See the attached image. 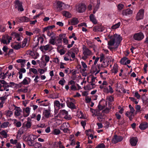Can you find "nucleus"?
Here are the masks:
<instances>
[{
	"label": "nucleus",
	"mask_w": 148,
	"mask_h": 148,
	"mask_svg": "<svg viewBox=\"0 0 148 148\" xmlns=\"http://www.w3.org/2000/svg\"><path fill=\"white\" fill-rule=\"evenodd\" d=\"M110 40L108 42V47L110 50L117 48L122 38L119 35L115 34L110 37Z\"/></svg>",
	"instance_id": "1"
},
{
	"label": "nucleus",
	"mask_w": 148,
	"mask_h": 148,
	"mask_svg": "<svg viewBox=\"0 0 148 148\" xmlns=\"http://www.w3.org/2000/svg\"><path fill=\"white\" fill-rule=\"evenodd\" d=\"M38 137L34 135L31 134L27 136H24L23 139L30 146H32L34 145V140L38 138Z\"/></svg>",
	"instance_id": "2"
},
{
	"label": "nucleus",
	"mask_w": 148,
	"mask_h": 148,
	"mask_svg": "<svg viewBox=\"0 0 148 148\" xmlns=\"http://www.w3.org/2000/svg\"><path fill=\"white\" fill-rule=\"evenodd\" d=\"M82 51V56L81 59L84 60H86L92 54L91 51L84 45L83 46Z\"/></svg>",
	"instance_id": "3"
},
{
	"label": "nucleus",
	"mask_w": 148,
	"mask_h": 148,
	"mask_svg": "<svg viewBox=\"0 0 148 148\" xmlns=\"http://www.w3.org/2000/svg\"><path fill=\"white\" fill-rule=\"evenodd\" d=\"M65 4L59 1H56L53 3V8L57 11L60 12L63 9Z\"/></svg>",
	"instance_id": "4"
},
{
	"label": "nucleus",
	"mask_w": 148,
	"mask_h": 148,
	"mask_svg": "<svg viewBox=\"0 0 148 148\" xmlns=\"http://www.w3.org/2000/svg\"><path fill=\"white\" fill-rule=\"evenodd\" d=\"M66 103L67 106L69 108L72 109L75 108L76 106L75 105V99L68 98L66 101Z\"/></svg>",
	"instance_id": "5"
},
{
	"label": "nucleus",
	"mask_w": 148,
	"mask_h": 148,
	"mask_svg": "<svg viewBox=\"0 0 148 148\" xmlns=\"http://www.w3.org/2000/svg\"><path fill=\"white\" fill-rule=\"evenodd\" d=\"M14 115L16 118L21 116L22 111L20 107L14 106Z\"/></svg>",
	"instance_id": "6"
},
{
	"label": "nucleus",
	"mask_w": 148,
	"mask_h": 148,
	"mask_svg": "<svg viewBox=\"0 0 148 148\" xmlns=\"http://www.w3.org/2000/svg\"><path fill=\"white\" fill-rule=\"evenodd\" d=\"M14 6L19 11L22 12L24 10L22 3L18 0H16L14 2Z\"/></svg>",
	"instance_id": "7"
},
{
	"label": "nucleus",
	"mask_w": 148,
	"mask_h": 148,
	"mask_svg": "<svg viewBox=\"0 0 148 148\" xmlns=\"http://www.w3.org/2000/svg\"><path fill=\"white\" fill-rule=\"evenodd\" d=\"M12 37L8 35L3 37L1 41V43L6 45L9 44L10 42V41L12 40Z\"/></svg>",
	"instance_id": "8"
},
{
	"label": "nucleus",
	"mask_w": 148,
	"mask_h": 148,
	"mask_svg": "<svg viewBox=\"0 0 148 148\" xmlns=\"http://www.w3.org/2000/svg\"><path fill=\"white\" fill-rule=\"evenodd\" d=\"M144 38V35L142 32H139L135 34L133 36L134 39L136 40L139 41L142 40Z\"/></svg>",
	"instance_id": "9"
},
{
	"label": "nucleus",
	"mask_w": 148,
	"mask_h": 148,
	"mask_svg": "<svg viewBox=\"0 0 148 148\" xmlns=\"http://www.w3.org/2000/svg\"><path fill=\"white\" fill-rule=\"evenodd\" d=\"M144 9H141L140 10L136 15V20L138 21L143 19L144 17Z\"/></svg>",
	"instance_id": "10"
},
{
	"label": "nucleus",
	"mask_w": 148,
	"mask_h": 148,
	"mask_svg": "<svg viewBox=\"0 0 148 148\" xmlns=\"http://www.w3.org/2000/svg\"><path fill=\"white\" fill-rule=\"evenodd\" d=\"M114 90L111 86L109 85L108 87L105 86L103 90V92L106 94L110 93L112 94L114 92Z\"/></svg>",
	"instance_id": "11"
},
{
	"label": "nucleus",
	"mask_w": 148,
	"mask_h": 148,
	"mask_svg": "<svg viewBox=\"0 0 148 148\" xmlns=\"http://www.w3.org/2000/svg\"><path fill=\"white\" fill-rule=\"evenodd\" d=\"M123 137L120 136L114 135L112 140V143H116L118 142L121 141L123 140Z\"/></svg>",
	"instance_id": "12"
},
{
	"label": "nucleus",
	"mask_w": 148,
	"mask_h": 148,
	"mask_svg": "<svg viewBox=\"0 0 148 148\" xmlns=\"http://www.w3.org/2000/svg\"><path fill=\"white\" fill-rule=\"evenodd\" d=\"M86 9V7L85 4L81 3L78 5L77 10L79 12L81 13L85 11Z\"/></svg>",
	"instance_id": "13"
},
{
	"label": "nucleus",
	"mask_w": 148,
	"mask_h": 148,
	"mask_svg": "<svg viewBox=\"0 0 148 148\" xmlns=\"http://www.w3.org/2000/svg\"><path fill=\"white\" fill-rule=\"evenodd\" d=\"M54 106L58 109H60L63 108L65 106L64 103H60L59 101L56 100L54 102Z\"/></svg>",
	"instance_id": "14"
},
{
	"label": "nucleus",
	"mask_w": 148,
	"mask_h": 148,
	"mask_svg": "<svg viewBox=\"0 0 148 148\" xmlns=\"http://www.w3.org/2000/svg\"><path fill=\"white\" fill-rule=\"evenodd\" d=\"M31 109L28 107H27L23 109V115L25 117H27L29 116L30 112Z\"/></svg>",
	"instance_id": "15"
},
{
	"label": "nucleus",
	"mask_w": 148,
	"mask_h": 148,
	"mask_svg": "<svg viewBox=\"0 0 148 148\" xmlns=\"http://www.w3.org/2000/svg\"><path fill=\"white\" fill-rule=\"evenodd\" d=\"M133 12L132 10L130 9H127L124 10L122 11V14L123 15L130 16L132 14Z\"/></svg>",
	"instance_id": "16"
},
{
	"label": "nucleus",
	"mask_w": 148,
	"mask_h": 148,
	"mask_svg": "<svg viewBox=\"0 0 148 148\" xmlns=\"http://www.w3.org/2000/svg\"><path fill=\"white\" fill-rule=\"evenodd\" d=\"M11 35L12 38L18 41H20L21 40L20 35L17 33L12 32Z\"/></svg>",
	"instance_id": "17"
},
{
	"label": "nucleus",
	"mask_w": 148,
	"mask_h": 148,
	"mask_svg": "<svg viewBox=\"0 0 148 148\" xmlns=\"http://www.w3.org/2000/svg\"><path fill=\"white\" fill-rule=\"evenodd\" d=\"M27 128L25 126H22L19 130L18 133V136H20L22 134L25 133L27 131Z\"/></svg>",
	"instance_id": "18"
},
{
	"label": "nucleus",
	"mask_w": 148,
	"mask_h": 148,
	"mask_svg": "<svg viewBox=\"0 0 148 148\" xmlns=\"http://www.w3.org/2000/svg\"><path fill=\"white\" fill-rule=\"evenodd\" d=\"M14 84H15L14 82H10L9 84L8 83L4 85V90H5L6 91H8L9 90V88L14 86Z\"/></svg>",
	"instance_id": "19"
},
{
	"label": "nucleus",
	"mask_w": 148,
	"mask_h": 148,
	"mask_svg": "<svg viewBox=\"0 0 148 148\" xmlns=\"http://www.w3.org/2000/svg\"><path fill=\"white\" fill-rule=\"evenodd\" d=\"M11 47L15 50H18L21 48V45L19 44H17L16 42L12 43L11 44Z\"/></svg>",
	"instance_id": "20"
},
{
	"label": "nucleus",
	"mask_w": 148,
	"mask_h": 148,
	"mask_svg": "<svg viewBox=\"0 0 148 148\" xmlns=\"http://www.w3.org/2000/svg\"><path fill=\"white\" fill-rule=\"evenodd\" d=\"M148 127V123L146 122H144L141 123L139 127L141 130H144Z\"/></svg>",
	"instance_id": "21"
},
{
	"label": "nucleus",
	"mask_w": 148,
	"mask_h": 148,
	"mask_svg": "<svg viewBox=\"0 0 148 148\" xmlns=\"http://www.w3.org/2000/svg\"><path fill=\"white\" fill-rule=\"evenodd\" d=\"M96 87L95 84L90 82V84L84 87V88L86 89L90 90L95 88Z\"/></svg>",
	"instance_id": "22"
},
{
	"label": "nucleus",
	"mask_w": 148,
	"mask_h": 148,
	"mask_svg": "<svg viewBox=\"0 0 148 148\" xmlns=\"http://www.w3.org/2000/svg\"><path fill=\"white\" fill-rule=\"evenodd\" d=\"M40 48L41 50H44L46 51L51 49L52 46L50 44H48L45 46H41Z\"/></svg>",
	"instance_id": "23"
},
{
	"label": "nucleus",
	"mask_w": 148,
	"mask_h": 148,
	"mask_svg": "<svg viewBox=\"0 0 148 148\" xmlns=\"http://www.w3.org/2000/svg\"><path fill=\"white\" fill-rule=\"evenodd\" d=\"M31 82V79L28 77H25L21 82V83L24 85H27L28 84Z\"/></svg>",
	"instance_id": "24"
},
{
	"label": "nucleus",
	"mask_w": 148,
	"mask_h": 148,
	"mask_svg": "<svg viewBox=\"0 0 148 148\" xmlns=\"http://www.w3.org/2000/svg\"><path fill=\"white\" fill-rule=\"evenodd\" d=\"M138 139L136 137H133L130 140V143L132 146H135L137 144Z\"/></svg>",
	"instance_id": "25"
},
{
	"label": "nucleus",
	"mask_w": 148,
	"mask_h": 148,
	"mask_svg": "<svg viewBox=\"0 0 148 148\" xmlns=\"http://www.w3.org/2000/svg\"><path fill=\"white\" fill-rule=\"evenodd\" d=\"M118 70L119 66L118 65L116 64H114L112 69L111 70L112 73L116 74L118 72Z\"/></svg>",
	"instance_id": "26"
},
{
	"label": "nucleus",
	"mask_w": 148,
	"mask_h": 148,
	"mask_svg": "<svg viewBox=\"0 0 148 148\" xmlns=\"http://www.w3.org/2000/svg\"><path fill=\"white\" fill-rule=\"evenodd\" d=\"M21 22H27L29 21V19L26 16L21 17L19 18Z\"/></svg>",
	"instance_id": "27"
},
{
	"label": "nucleus",
	"mask_w": 148,
	"mask_h": 148,
	"mask_svg": "<svg viewBox=\"0 0 148 148\" xmlns=\"http://www.w3.org/2000/svg\"><path fill=\"white\" fill-rule=\"evenodd\" d=\"M134 113L130 111H127L125 115L129 118L130 120L132 121L134 117Z\"/></svg>",
	"instance_id": "28"
},
{
	"label": "nucleus",
	"mask_w": 148,
	"mask_h": 148,
	"mask_svg": "<svg viewBox=\"0 0 148 148\" xmlns=\"http://www.w3.org/2000/svg\"><path fill=\"white\" fill-rule=\"evenodd\" d=\"M55 27L54 25H52L44 27L43 28V32H45L46 31H50V30L52 29L53 28Z\"/></svg>",
	"instance_id": "29"
},
{
	"label": "nucleus",
	"mask_w": 148,
	"mask_h": 148,
	"mask_svg": "<svg viewBox=\"0 0 148 148\" xmlns=\"http://www.w3.org/2000/svg\"><path fill=\"white\" fill-rule=\"evenodd\" d=\"M56 40L55 37L51 36L49 40V43L53 45H54L56 44Z\"/></svg>",
	"instance_id": "30"
},
{
	"label": "nucleus",
	"mask_w": 148,
	"mask_h": 148,
	"mask_svg": "<svg viewBox=\"0 0 148 148\" xmlns=\"http://www.w3.org/2000/svg\"><path fill=\"white\" fill-rule=\"evenodd\" d=\"M27 60L25 59H19L16 60V62L18 63H20L21 64L22 67L24 66V64L26 62Z\"/></svg>",
	"instance_id": "31"
},
{
	"label": "nucleus",
	"mask_w": 148,
	"mask_h": 148,
	"mask_svg": "<svg viewBox=\"0 0 148 148\" xmlns=\"http://www.w3.org/2000/svg\"><path fill=\"white\" fill-rule=\"evenodd\" d=\"M43 115L46 118H49L50 115L49 111L47 110H44L43 111Z\"/></svg>",
	"instance_id": "32"
},
{
	"label": "nucleus",
	"mask_w": 148,
	"mask_h": 148,
	"mask_svg": "<svg viewBox=\"0 0 148 148\" xmlns=\"http://www.w3.org/2000/svg\"><path fill=\"white\" fill-rule=\"evenodd\" d=\"M5 99L4 97H0V109L3 106V104L5 102Z\"/></svg>",
	"instance_id": "33"
},
{
	"label": "nucleus",
	"mask_w": 148,
	"mask_h": 148,
	"mask_svg": "<svg viewBox=\"0 0 148 148\" xmlns=\"http://www.w3.org/2000/svg\"><path fill=\"white\" fill-rule=\"evenodd\" d=\"M69 125L68 123H63L60 129L61 130H63L64 132H67L68 130L67 125Z\"/></svg>",
	"instance_id": "34"
},
{
	"label": "nucleus",
	"mask_w": 148,
	"mask_h": 148,
	"mask_svg": "<svg viewBox=\"0 0 148 148\" xmlns=\"http://www.w3.org/2000/svg\"><path fill=\"white\" fill-rule=\"evenodd\" d=\"M89 18L90 21H91L92 23L94 24H96L97 23V21L93 14H91L89 16Z\"/></svg>",
	"instance_id": "35"
},
{
	"label": "nucleus",
	"mask_w": 148,
	"mask_h": 148,
	"mask_svg": "<svg viewBox=\"0 0 148 148\" xmlns=\"http://www.w3.org/2000/svg\"><path fill=\"white\" fill-rule=\"evenodd\" d=\"M8 131L7 130H3L0 132V134L4 138H6L8 136Z\"/></svg>",
	"instance_id": "36"
},
{
	"label": "nucleus",
	"mask_w": 148,
	"mask_h": 148,
	"mask_svg": "<svg viewBox=\"0 0 148 148\" xmlns=\"http://www.w3.org/2000/svg\"><path fill=\"white\" fill-rule=\"evenodd\" d=\"M5 114L7 118H9L13 115V112L10 110H7L5 112Z\"/></svg>",
	"instance_id": "37"
},
{
	"label": "nucleus",
	"mask_w": 148,
	"mask_h": 148,
	"mask_svg": "<svg viewBox=\"0 0 148 148\" xmlns=\"http://www.w3.org/2000/svg\"><path fill=\"white\" fill-rule=\"evenodd\" d=\"M31 53L32 57L34 59H37L39 56V54L36 52H32Z\"/></svg>",
	"instance_id": "38"
},
{
	"label": "nucleus",
	"mask_w": 148,
	"mask_h": 148,
	"mask_svg": "<svg viewBox=\"0 0 148 148\" xmlns=\"http://www.w3.org/2000/svg\"><path fill=\"white\" fill-rule=\"evenodd\" d=\"M71 25H74L78 23L79 21L77 18H73L71 20Z\"/></svg>",
	"instance_id": "39"
},
{
	"label": "nucleus",
	"mask_w": 148,
	"mask_h": 148,
	"mask_svg": "<svg viewBox=\"0 0 148 148\" xmlns=\"http://www.w3.org/2000/svg\"><path fill=\"white\" fill-rule=\"evenodd\" d=\"M63 15L65 17L67 18H70L71 17V14L69 12L64 11L62 12Z\"/></svg>",
	"instance_id": "40"
},
{
	"label": "nucleus",
	"mask_w": 148,
	"mask_h": 148,
	"mask_svg": "<svg viewBox=\"0 0 148 148\" xmlns=\"http://www.w3.org/2000/svg\"><path fill=\"white\" fill-rule=\"evenodd\" d=\"M10 125V123L9 122L6 121L4 122L1 125V128H5L8 127Z\"/></svg>",
	"instance_id": "41"
},
{
	"label": "nucleus",
	"mask_w": 148,
	"mask_h": 148,
	"mask_svg": "<svg viewBox=\"0 0 148 148\" xmlns=\"http://www.w3.org/2000/svg\"><path fill=\"white\" fill-rule=\"evenodd\" d=\"M60 114L62 117H63V116L68 114V112L65 110H61L60 111Z\"/></svg>",
	"instance_id": "42"
},
{
	"label": "nucleus",
	"mask_w": 148,
	"mask_h": 148,
	"mask_svg": "<svg viewBox=\"0 0 148 148\" xmlns=\"http://www.w3.org/2000/svg\"><path fill=\"white\" fill-rule=\"evenodd\" d=\"M91 132V130H89L85 131L86 135L88 136H89V137L91 139H92L94 137L93 135L90 134V133Z\"/></svg>",
	"instance_id": "43"
},
{
	"label": "nucleus",
	"mask_w": 148,
	"mask_h": 148,
	"mask_svg": "<svg viewBox=\"0 0 148 148\" xmlns=\"http://www.w3.org/2000/svg\"><path fill=\"white\" fill-rule=\"evenodd\" d=\"M121 25V23L120 22H119L117 23H116L113 25L112 27L111 28L112 29H115L118 28Z\"/></svg>",
	"instance_id": "44"
},
{
	"label": "nucleus",
	"mask_w": 148,
	"mask_h": 148,
	"mask_svg": "<svg viewBox=\"0 0 148 148\" xmlns=\"http://www.w3.org/2000/svg\"><path fill=\"white\" fill-rule=\"evenodd\" d=\"M127 60V58L126 57L122 58L120 61L121 64L123 65H126V61Z\"/></svg>",
	"instance_id": "45"
},
{
	"label": "nucleus",
	"mask_w": 148,
	"mask_h": 148,
	"mask_svg": "<svg viewBox=\"0 0 148 148\" xmlns=\"http://www.w3.org/2000/svg\"><path fill=\"white\" fill-rule=\"evenodd\" d=\"M113 100L114 98L111 96L108 97L106 99V101L107 102H108L109 105L110 103L113 101Z\"/></svg>",
	"instance_id": "46"
},
{
	"label": "nucleus",
	"mask_w": 148,
	"mask_h": 148,
	"mask_svg": "<svg viewBox=\"0 0 148 148\" xmlns=\"http://www.w3.org/2000/svg\"><path fill=\"white\" fill-rule=\"evenodd\" d=\"M34 147L36 148H42V145L41 144L38 142H36L35 143H34Z\"/></svg>",
	"instance_id": "47"
},
{
	"label": "nucleus",
	"mask_w": 148,
	"mask_h": 148,
	"mask_svg": "<svg viewBox=\"0 0 148 148\" xmlns=\"http://www.w3.org/2000/svg\"><path fill=\"white\" fill-rule=\"evenodd\" d=\"M27 38H25L24 39L22 42V45L21 46V48H23L27 46Z\"/></svg>",
	"instance_id": "48"
},
{
	"label": "nucleus",
	"mask_w": 148,
	"mask_h": 148,
	"mask_svg": "<svg viewBox=\"0 0 148 148\" xmlns=\"http://www.w3.org/2000/svg\"><path fill=\"white\" fill-rule=\"evenodd\" d=\"M47 64V63L44 60H42L40 63L39 65L40 68H43L46 66Z\"/></svg>",
	"instance_id": "49"
},
{
	"label": "nucleus",
	"mask_w": 148,
	"mask_h": 148,
	"mask_svg": "<svg viewBox=\"0 0 148 148\" xmlns=\"http://www.w3.org/2000/svg\"><path fill=\"white\" fill-rule=\"evenodd\" d=\"M97 116V119L99 121L101 122L103 121L104 118L103 116L99 113V112L97 114V115H96Z\"/></svg>",
	"instance_id": "50"
},
{
	"label": "nucleus",
	"mask_w": 148,
	"mask_h": 148,
	"mask_svg": "<svg viewBox=\"0 0 148 148\" xmlns=\"http://www.w3.org/2000/svg\"><path fill=\"white\" fill-rule=\"evenodd\" d=\"M72 51V52L77 54L79 51L78 48L76 46H74L71 49Z\"/></svg>",
	"instance_id": "51"
},
{
	"label": "nucleus",
	"mask_w": 148,
	"mask_h": 148,
	"mask_svg": "<svg viewBox=\"0 0 148 148\" xmlns=\"http://www.w3.org/2000/svg\"><path fill=\"white\" fill-rule=\"evenodd\" d=\"M109 64L108 61H104L101 64L102 66L103 67H106Z\"/></svg>",
	"instance_id": "52"
},
{
	"label": "nucleus",
	"mask_w": 148,
	"mask_h": 148,
	"mask_svg": "<svg viewBox=\"0 0 148 148\" xmlns=\"http://www.w3.org/2000/svg\"><path fill=\"white\" fill-rule=\"evenodd\" d=\"M90 111L92 113L93 115L96 116L97 115V114L99 112L98 110H94L91 108L90 109Z\"/></svg>",
	"instance_id": "53"
},
{
	"label": "nucleus",
	"mask_w": 148,
	"mask_h": 148,
	"mask_svg": "<svg viewBox=\"0 0 148 148\" xmlns=\"http://www.w3.org/2000/svg\"><path fill=\"white\" fill-rule=\"evenodd\" d=\"M60 132V130L58 129H54L53 133V134L55 135H57L59 134Z\"/></svg>",
	"instance_id": "54"
},
{
	"label": "nucleus",
	"mask_w": 148,
	"mask_h": 148,
	"mask_svg": "<svg viewBox=\"0 0 148 148\" xmlns=\"http://www.w3.org/2000/svg\"><path fill=\"white\" fill-rule=\"evenodd\" d=\"M43 56L45 57V61L47 63V62H49L50 60V57L49 56L47 55H44Z\"/></svg>",
	"instance_id": "55"
},
{
	"label": "nucleus",
	"mask_w": 148,
	"mask_h": 148,
	"mask_svg": "<svg viewBox=\"0 0 148 148\" xmlns=\"http://www.w3.org/2000/svg\"><path fill=\"white\" fill-rule=\"evenodd\" d=\"M37 41H38V42H40L41 44H42L43 43L44 41V39L43 37L41 36L38 37L37 39Z\"/></svg>",
	"instance_id": "56"
},
{
	"label": "nucleus",
	"mask_w": 148,
	"mask_h": 148,
	"mask_svg": "<svg viewBox=\"0 0 148 148\" xmlns=\"http://www.w3.org/2000/svg\"><path fill=\"white\" fill-rule=\"evenodd\" d=\"M124 7V5L123 4L121 3L119 4L117 6L118 10L119 11H120Z\"/></svg>",
	"instance_id": "57"
},
{
	"label": "nucleus",
	"mask_w": 148,
	"mask_h": 148,
	"mask_svg": "<svg viewBox=\"0 0 148 148\" xmlns=\"http://www.w3.org/2000/svg\"><path fill=\"white\" fill-rule=\"evenodd\" d=\"M77 116L78 117L82 119L84 118V115L82 112L80 111V112H78L77 114Z\"/></svg>",
	"instance_id": "58"
},
{
	"label": "nucleus",
	"mask_w": 148,
	"mask_h": 148,
	"mask_svg": "<svg viewBox=\"0 0 148 148\" xmlns=\"http://www.w3.org/2000/svg\"><path fill=\"white\" fill-rule=\"evenodd\" d=\"M36 8L38 9H42L43 8V5L41 3H39L37 4L36 5Z\"/></svg>",
	"instance_id": "59"
},
{
	"label": "nucleus",
	"mask_w": 148,
	"mask_h": 148,
	"mask_svg": "<svg viewBox=\"0 0 148 148\" xmlns=\"http://www.w3.org/2000/svg\"><path fill=\"white\" fill-rule=\"evenodd\" d=\"M7 73H8V72H7L5 74L4 73H0V75H0V78L3 79H5L6 77V75H7Z\"/></svg>",
	"instance_id": "60"
},
{
	"label": "nucleus",
	"mask_w": 148,
	"mask_h": 148,
	"mask_svg": "<svg viewBox=\"0 0 148 148\" xmlns=\"http://www.w3.org/2000/svg\"><path fill=\"white\" fill-rule=\"evenodd\" d=\"M31 126V122L29 121H28L27 122L25 125V127H26V128H27V129L30 128Z\"/></svg>",
	"instance_id": "61"
},
{
	"label": "nucleus",
	"mask_w": 148,
	"mask_h": 148,
	"mask_svg": "<svg viewBox=\"0 0 148 148\" xmlns=\"http://www.w3.org/2000/svg\"><path fill=\"white\" fill-rule=\"evenodd\" d=\"M90 82L95 84L97 82V77H92L91 81Z\"/></svg>",
	"instance_id": "62"
},
{
	"label": "nucleus",
	"mask_w": 148,
	"mask_h": 148,
	"mask_svg": "<svg viewBox=\"0 0 148 148\" xmlns=\"http://www.w3.org/2000/svg\"><path fill=\"white\" fill-rule=\"evenodd\" d=\"M63 118L67 120H70L72 118L71 116L70 115L68 114H67L65 116H63Z\"/></svg>",
	"instance_id": "63"
},
{
	"label": "nucleus",
	"mask_w": 148,
	"mask_h": 148,
	"mask_svg": "<svg viewBox=\"0 0 148 148\" xmlns=\"http://www.w3.org/2000/svg\"><path fill=\"white\" fill-rule=\"evenodd\" d=\"M105 146L103 143H101L97 145L95 148H105Z\"/></svg>",
	"instance_id": "64"
}]
</instances>
